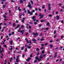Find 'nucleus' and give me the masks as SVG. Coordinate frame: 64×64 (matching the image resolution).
<instances>
[{"label": "nucleus", "instance_id": "7ed1b4c3", "mask_svg": "<svg viewBox=\"0 0 64 64\" xmlns=\"http://www.w3.org/2000/svg\"><path fill=\"white\" fill-rule=\"evenodd\" d=\"M26 42L28 44H29V43H31V44L32 43V42H31V41L30 40L29 42H28V40H27V39L26 38Z\"/></svg>", "mask_w": 64, "mask_h": 64}, {"label": "nucleus", "instance_id": "79ce46f5", "mask_svg": "<svg viewBox=\"0 0 64 64\" xmlns=\"http://www.w3.org/2000/svg\"><path fill=\"white\" fill-rule=\"evenodd\" d=\"M42 26V25L41 24H39V27H41V26Z\"/></svg>", "mask_w": 64, "mask_h": 64}, {"label": "nucleus", "instance_id": "ddd939ff", "mask_svg": "<svg viewBox=\"0 0 64 64\" xmlns=\"http://www.w3.org/2000/svg\"><path fill=\"white\" fill-rule=\"evenodd\" d=\"M10 45H12V43H13V42L12 40H11L10 41Z\"/></svg>", "mask_w": 64, "mask_h": 64}, {"label": "nucleus", "instance_id": "bf43d9fd", "mask_svg": "<svg viewBox=\"0 0 64 64\" xmlns=\"http://www.w3.org/2000/svg\"><path fill=\"white\" fill-rule=\"evenodd\" d=\"M0 53H2V50H0Z\"/></svg>", "mask_w": 64, "mask_h": 64}, {"label": "nucleus", "instance_id": "58836bf2", "mask_svg": "<svg viewBox=\"0 0 64 64\" xmlns=\"http://www.w3.org/2000/svg\"><path fill=\"white\" fill-rule=\"evenodd\" d=\"M44 39H40V41H43L44 40Z\"/></svg>", "mask_w": 64, "mask_h": 64}, {"label": "nucleus", "instance_id": "412c9836", "mask_svg": "<svg viewBox=\"0 0 64 64\" xmlns=\"http://www.w3.org/2000/svg\"><path fill=\"white\" fill-rule=\"evenodd\" d=\"M42 54H43L44 53V50H43L42 51Z\"/></svg>", "mask_w": 64, "mask_h": 64}, {"label": "nucleus", "instance_id": "9b49d317", "mask_svg": "<svg viewBox=\"0 0 64 64\" xmlns=\"http://www.w3.org/2000/svg\"><path fill=\"white\" fill-rule=\"evenodd\" d=\"M4 17V18H7V16H6L5 14H4L3 16Z\"/></svg>", "mask_w": 64, "mask_h": 64}, {"label": "nucleus", "instance_id": "5fc2aeb1", "mask_svg": "<svg viewBox=\"0 0 64 64\" xmlns=\"http://www.w3.org/2000/svg\"><path fill=\"white\" fill-rule=\"evenodd\" d=\"M24 20H22V23H23V22H24Z\"/></svg>", "mask_w": 64, "mask_h": 64}, {"label": "nucleus", "instance_id": "4468645a", "mask_svg": "<svg viewBox=\"0 0 64 64\" xmlns=\"http://www.w3.org/2000/svg\"><path fill=\"white\" fill-rule=\"evenodd\" d=\"M18 9L19 10V11H20L21 10L20 9V7H18Z\"/></svg>", "mask_w": 64, "mask_h": 64}, {"label": "nucleus", "instance_id": "c85d7f7f", "mask_svg": "<svg viewBox=\"0 0 64 64\" xmlns=\"http://www.w3.org/2000/svg\"><path fill=\"white\" fill-rule=\"evenodd\" d=\"M4 25L6 26V25H7V24H6V23H4Z\"/></svg>", "mask_w": 64, "mask_h": 64}, {"label": "nucleus", "instance_id": "393cba45", "mask_svg": "<svg viewBox=\"0 0 64 64\" xmlns=\"http://www.w3.org/2000/svg\"><path fill=\"white\" fill-rule=\"evenodd\" d=\"M27 48H26L25 49V52H27Z\"/></svg>", "mask_w": 64, "mask_h": 64}, {"label": "nucleus", "instance_id": "1a4fd4ad", "mask_svg": "<svg viewBox=\"0 0 64 64\" xmlns=\"http://www.w3.org/2000/svg\"><path fill=\"white\" fill-rule=\"evenodd\" d=\"M57 52H55V54H54V58H55V57H56L57 56Z\"/></svg>", "mask_w": 64, "mask_h": 64}, {"label": "nucleus", "instance_id": "6e6d98bb", "mask_svg": "<svg viewBox=\"0 0 64 64\" xmlns=\"http://www.w3.org/2000/svg\"><path fill=\"white\" fill-rule=\"evenodd\" d=\"M30 2H31L32 4H33V2H32V0L30 1Z\"/></svg>", "mask_w": 64, "mask_h": 64}, {"label": "nucleus", "instance_id": "ea45409f", "mask_svg": "<svg viewBox=\"0 0 64 64\" xmlns=\"http://www.w3.org/2000/svg\"><path fill=\"white\" fill-rule=\"evenodd\" d=\"M26 61H27V62H28V61H29V59H27L26 60Z\"/></svg>", "mask_w": 64, "mask_h": 64}, {"label": "nucleus", "instance_id": "0eeeda50", "mask_svg": "<svg viewBox=\"0 0 64 64\" xmlns=\"http://www.w3.org/2000/svg\"><path fill=\"white\" fill-rule=\"evenodd\" d=\"M33 35H34V36H36L38 35V33L36 32V33H32Z\"/></svg>", "mask_w": 64, "mask_h": 64}, {"label": "nucleus", "instance_id": "6e6552de", "mask_svg": "<svg viewBox=\"0 0 64 64\" xmlns=\"http://www.w3.org/2000/svg\"><path fill=\"white\" fill-rule=\"evenodd\" d=\"M35 18V16H33L32 18V19H34V21H36V19Z\"/></svg>", "mask_w": 64, "mask_h": 64}, {"label": "nucleus", "instance_id": "49530a36", "mask_svg": "<svg viewBox=\"0 0 64 64\" xmlns=\"http://www.w3.org/2000/svg\"><path fill=\"white\" fill-rule=\"evenodd\" d=\"M23 27H24V26L23 25H22L21 26V28H23Z\"/></svg>", "mask_w": 64, "mask_h": 64}, {"label": "nucleus", "instance_id": "13d9d810", "mask_svg": "<svg viewBox=\"0 0 64 64\" xmlns=\"http://www.w3.org/2000/svg\"><path fill=\"white\" fill-rule=\"evenodd\" d=\"M59 39H58L56 40V41H59Z\"/></svg>", "mask_w": 64, "mask_h": 64}, {"label": "nucleus", "instance_id": "c03bdc74", "mask_svg": "<svg viewBox=\"0 0 64 64\" xmlns=\"http://www.w3.org/2000/svg\"><path fill=\"white\" fill-rule=\"evenodd\" d=\"M5 21H7V20H8V19L6 18V19H4Z\"/></svg>", "mask_w": 64, "mask_h": 64}, {"label": "nucleus", "instance_id": "72a5a7b5", "mask_svg": "<svg viewBox=\"0 0 64 64\" xmlns=\"http://www.w3.org/2000/svg\"><path fill=\"white\" fill-rule=\"evenodd\" d=\"M56 37V35H55L54 36V38H55Z\"/></svg>", "mask_w": 64, "mask_h": 64}, {"label": "nucleus", "instance_id": "a211bd4d", "mask_svg": "<svg viewBox=\"0 0 64 64\" xmlns=\"http://www.w3.org/2000/svg\"><path fill=\"white\" fill-rule=\"evenodd\" d=\"M13 26L14 27H15V23H14L13 24Z\"/></svg>", "mask_w": 64, "mask_h": 64}, {"label": "nucleus", "instance_id": "4d7b16f0", "mask_svg": "<svg viewBox=\"0 0 64 64\" xmlns=\"http://www.w3.org/2000/svg\"><path fill=\"white\" fill-rule=\"evenodd\" d=\"M49 29V28L48 27L46 28V30H48Z\"/></svg>", "mask_w": 64, "mask_h": 64}, {"label": "nucleus", "instance_id": "c9c22d12", "mask_svg": "<svg viewBox=\"0 0 64 64\" xmlns=\"http://www.w3.org/2000/svg\"><path fill=\"white\" fill-rule=\"evenodd\" d=\"M36 50H37V51H39V49L38 48H36Z\"/></svg>", "mask_w": 64, "mask_h": 64}, {"label": "nucleus", "instance_id": "f257e3e1", "mask_svg": "<svg viewBox=\"0 0 64 64\" xmlns=\"http://www.w3.org/2000/svg\"><path fill=\"white\" fill-rule=\"evenodd\" d=\"M19 56H18L17 57V58H16V62H17V63H18L19 62V60L18 59V58H19Z\"/></svg>", "mask_w": 64, "mask_h": 64}, {"label": "nucleus", "instance_id": "aec40b11", "mask_svg": "<svg viewBox=\"0 0 64 64\" xmlns=\"http://www.w3.org/2000/svg\"><path fill=\"white\" fill-rule=\"evenodd\" d=\"M48 10H51V7H50V6H49L48 7Z\"/></svg>", "mask_w": 64, "mask_h": 64}, {"label": "nucleus", "instance_id": "e2e57ef3", "mask_svg": "<svg viewBox=\"0 0 64 64\" xmlns=\"http://www.w3.org/2000/svg\"><path fill=\"white\" fill-rule=\"evenodd\" d=\"M58 13V12H56V14H57Z\"/></svg>", "mask_w": 64, "mask_h": 64}, {"label": "nucleus", "instance_id": "8fccbe9b", "mask_svg": "<svg viewBox=\"0 0 64 64\" xmlns=\"http://www.w3.org/2000/svg\"><path fill=\"white\" fill-rule=\"evenodd\" d=\"M47 25L48 26V25H49V23L48 22L47 23Z\"/></svg>", "mask_w": 64, "mask_h": 64}, {"label": "nucleus", "instance_id": "f704fd0d", "mask_svg": "<svg viewBox=\"0 0 64 64\" xmlns=\"http://www.w3.org/2000/svg\"><path fill=\"white\" fill-rule=\"evenodd\" d=\"M12 60V58H10V62H11V60Z\"/></svg>", "mask_w": 64, "mask_h": 64}, {"label": "nucleus", "instance_id": "37998d69", "mask_svg": "<svg viewBox=\"0 0 64 64\" xmlns=\"http://www.w3.org/2000/svg\"><path fill=\"white\" fill-rule=\"evenodd\" d=\"M6 1V0H1V1L3 2V1Z\"/></svg>", "mask_w": 64, "mask_h": 64}, {"label": "nucleus", "instance_id": "3c124183", "mask_svg": "<svg viewBox=\"0 0 64 64\" xmlns=\"http://www.w3.org/2000/svg\"><path fill=\"white\" fill-rule=\"evenodd\" d=\"M29 33H31V32L30 30H29Z\"/></svg>", "mask_w": 64, "mask_h": 64}, {"label": "nucleus", "instance_id": "e433bc0d", "mask_svg": "<svg viewBox=\"0 0 64 64\" xmlns=\"http://www.w3.org/2000/svg\"><path fill=\"white\" fill-rule=\"evenodd\" d=\"M38 10L40 11H41V10L40 8H38Z\"/></svg>", "mask_w": 64, "mask_h": 64}, {"label": "nucleus", "instance_id": "603ef678", "mask_svg": "<svg viewBox=\"0 0 64 64\" xmlns=\"http://www.w3.org/2000/svg\"><path fill=\"white\" fill-rule=\"evenodd\" d=\"M23 49H24V48H23V47H22V50H23Z\"/></svg>", "mask_w": 64, "mask_h": 64}, {"label": "nucleus", "instance_id": "f3484780", "mask_svg": "<svg viewBox=\"0 0 64 64\" xmlns=\"http://www.w3.org/2000/svg\"><path fill=\"white\" fill-rule=\"evenodd\" d=\"M50 46L51 48H52V47H53V45L52 44H50Z\"/></svg>", "mask_w": 64, "mask_h": 64}, {"label": "nucleus", "instance_id": "bb28decb", "mask_svg": "<svg viewBox=\"0 0 64 64\" xmlns=\"http://www.w3.org/2000/svg\"><path fill=\"white\" fill-rule=\"evenodd\" d=\"M37 24V23L36 22H34V24L35 25L36 24Z\"/></svg>", "mask_w": 64, "mask_h": 64}, {"label": "nucleus", "instance_id": "864d4df0", "mask_svg": "<svg viewBox=\"0 0 64 64\" xmlns=\"http://www.w3.org/2000/svg\"><path fill=\"white\" fill-rule=\"evenodd\" d=\"M44 44H42V45H41V46H44Z\"/></svg>", "mask_w": 64, "mask_h": 64}, {"label": "nucleus", "instance_id": "b1692460", "mask_svg": "<svg viewBox=\"0 0 64 64\" xmlns=\"http://www.w3.org/2000/svg\"><path fill=\"white\" fill-rule=\"evenodd\" d=\"M25 47H28V46H27V44H26L25 45Z\"/></svg>", "mask_w": 64, "mask_h": 64}, {"label": "nucleus", "instance_id": "2eb2a0df", "mask_svg": "<svg viewBox=\"0 0 64 64\" xmlns=\"http://www.w3.org/2000/svg\"><path fill=\"white\" fill-rule=\"evenodd\" d=\"M31 46H28V48H29V49H30V48H31Z\"/></svg>", "mask_w": 64, "mask_h": 64}, {"label": "nucleus", "instance_id": "6ab92c4d", "mask_svg": "<svg viewBox=\"0 0 64 64\" xmlns=\"http://www.w3.org/2000/svg\"><path fill=\"white\" fill-rule=\"evenodd\" d=\"M32 41H36V40L35 39H33L32 40Z\"/></svg>", "mask_w": 64, "mask_h": 64}, {"label": "nucleus", "instance_id": "5701e85b", "mask_svg": "<svg viewBox=\"0 0 64 64\" xmlns=\"http://www.w3.org/2000/svg\"><path fill=\"white\" fill-rule=\"evenodd\" d=\"M19 16H22V13L20 14H19Z\"/></svg>", "mask_w": 64, "mask_h": 64}, {"label": "nucleus", "instance_id": "39448f33", "mask_svg": "<svg viewBox=\"0 0 64 64\" xmlns=\"http://www.w3.org/2000/svg\"><path fill=\"white\" fill-rule=\"evenodd\" d=\"M39 16H40V18H43V14L41 15V14H39Z\"/></svg>", "mask_w": 64, "mask_h": 64}, {"label": "nucleus", "instance_id": "7c9ffc66", "mask_svg": "<svg viewBox=\"0 0 64 64\" xmlns=\"http://www.w3.org/2000/svg\"><path fill=\"white\" fill-rule=\"evenodd\" d=\"M11 1L12 2H14L15 1L14 0H11Z\"/></svg>", "mask_w": 64, "mask_h": 64}, {"label": "nucleus", "instance_id": "69168bd1", "mask_svg": "<svg viewBox=\"0 0 64 64\" xmlns=\"http://www.w3.org/2000/svg\"><path fill=\"white\" fill-rule=\"evenodd\" d=\"M52 57V56H49L50 58H51V57Z\"/></svg>", "mask_w": 64, "mask_h": 64}, {"label": "nucleus", "instance_id": "a19ab883", "mask_svg": "<svg viewBox=\"0 0 64 64\" xmlns=\"http://www.w3.org/2000/svg\"><path fill=\"white\" fill-rule=\"evenodd\" d=\"M39 53H40L39 52H38V53H37V54L36 55H37V56H38V55H39Z\"/></svg>", "mask_w": 64, "mask_h": 64}, {"label": "nucleus", "instance_id": "f8f14e48", "mask_svg": "<svg viewBox=\"0 0 64 64\" xmlns=\"http://www.w3.org/2000/svg\"><path fill=\"white\" fill-rule=\"evenodd\" d=\"M57 19H59V16H56Z\"/></svg>", "mask_w": 64, "mask_h": 64}, {"label": "nucleus", "instance_id": "09e8293b", "mask_svg": "<svg viewBox=\"0 0 64 64\" xmlns=\"http://www.w3.org/2000/svg\"><path fill=\"white\" fill-rule=\"evenodd\" d=\"M35 10H33L32 11V12H35Z\"/></svg>", "mask_w": 64, "mask_h": 64}, {"label": "nucleus", "instance_id": "473e14b6", "mask_svg": "<svg viewBox=\"0 0 64 64\" xmlns=\"http://www.w3.org/2000/svg\"><path fill=\"white\" fill-rule=\"evenodd\" d=\"M40 58H41V59H42L43 58V57H42V56H40Z\"/></svg>", "mask_w": 64, "mask_h": 64}, {"label": "nucleus", "instance_id": "338daca9", "mask_svg": "<svg viewBox=\"0 0 64 64\" xmlns=\"http://www.w3.org/2000/svg\"><path fill=\"white\" fill-rule=\"evenodd\" d=\"M48 44L47 43H46L45 44V46H46V45H47Z\"/></svg>", "mask_w": 64, "mask_h": 64}, {"label": "nucleus", "instance_id": "2f4dec72", "mask_svg": "<svg viewBox=\"0 0 64 64\" xmlns=\"http://www.w3.org/2000/svg\"><path fill=\"white\" fill-rule=\"evenodd\" d=\"M40 22H44V20H40Z\"/></svg>", "mask_w": 64, "mask_h": 64}, {"label": "nucleus", "instance_id": "dca6fc26", "mask_svg": "<svg viewBox=\"0 0 64 64\" xmlns=\"http://www.w3.org/2000/svg\"><path fill=\"white\" fill-rule=\"evenodd\" d=\"M20 3H23V1L22 0H21L20 1Z\"/></svg>", "mask_w": 64, "mask_h": 64}, {"label": "nucleus", "instance_id": "de8ad7c7", "mask_svg": "<svg viewBox=\"0 0 64 64\" xmlns=\"http://www.w3.org/2000/svg\"><path fill=\"white\" fill-rule=\"evenodd\" d=\"M17 27H20V25H19V24H18L17 25Z\"/></svg>", "mask_w": 64, "mask_h": 64}, {"label": "nucleus", "instance_id": "a878e982", "mask_svg": "<svg viewBox=\"0 0 64 64\" xmlns=\"http://www.w3.org/2000/svg\"><path fill=\"white\" fill-rule=\"evenodd\" d=\"M62 4L61 3L59 4V6H61Z\"/></svg>", "mask_w": 64, "mask_h": 64}, {"label": "nucleus", "instance_id": "423d86ee", "mask_svg": "<svg viewBox=\"0 0 64 64\" xmlns=\"http://www.w3.org/2000/svg\"><path fill=\"white\" fill-rule=\"evenodd\" d=\"M36 59L37 60H38L39 61H41V59H39V58L38 57V56H36Z\"/></svg>", "mask_w": 64, "mask_h": 64}, {"label": "nucleus", "instance_id": "052dcab7", "mask_svg": "<svg viewBox=\"0 0 64 64\" xmlns=\"http://www.w3.org/2000/svg\"><path fill=\"white\" fill-rule=\"evenodd\" d=\"M14 34V32H12V34Z\"/></svg>", "mask_w": 64, "mask_h": 64}, {"label": "nucleus", "instance_id": "9d476101", "mask_svg": "<svg viewBox=\"0 0 64 64\" xmlns=\"http://www.w3.org/2000/svg\"><path fill=\"white\" fill-rule=\"evenodd\" d=\"M0 49H1V50H2V52L4 51V48H1V47L0 46Z\"/></svg>", "mask_w": 64, "mask_h": 64}, {"label": "nucleus", "instance_id": "680f3d73", "mask_svg": "<svg viewBox=\"0 0 64 64\" xmlns=\"http://www.w3.org/2000/svg\"><path fill=\"white\" fill-rule=\"evenodd\" d=\"M42 35V34H40V36H41Z\"/></svg>", "mask_w": 64, "mask_h": 64}, {"label": "nucleus", "instance_id": "774afa93", "mask_svg": "<svg viewBox=\"0 0 64 64\" xmlns=\"http://www.w3.org/2000/svg\"><path fill=\"white\" fill-rule=\"evenodd\" d=\"M18 32H20V30H18Z\"/></svg>", "mask_w": 64, "mask_h": 64}, {"label": "nucleus", "instance_id": "c756f323", "mask_svg": "<svg viewBox=\"0 0 64 64\" xmlns=\"http://www.w3.org/2000/svg\"><path fill=\"white\" fill-rule=\"evenodd\" d=\"M29 29H31V26H29Z\"/></svg>", "mask_w": 64, "mask_h": 64}, {"label": "nucleus", "instance_id": "4c0bfd02", "mask_svg": "<svg viewBox=\"0 0 64 64\" xmlns=\"http://www.w3.org/2000/svg\"><path fill=\"white\" fill-rule=\"evenodd\" d=\"M42 8L43 9H44V8H45V6H42Z\"/></svg>", "mask_w": 64, "mask_h": 64}, {"label": "nucleus", "instance_id": "f03ea898", "mask_svg": "<svg viewBox=\"0 0 64 64\" xmlns=\"http://www.w3.org/2000/svg\"><path fill=\"white\" fill-rule=\"evenodd\" d=\"M28 14H30L31 15H33V13H32V12H30V10H28Z\"/></svg>", "mask_w": 64, "mask_h": 64}, {"label": "nucleus", "instance_id": "20e7f679", "mask_svg": "<svg viewBox=\"0 0 64 64\" xmlns=\"http://www.w3.org/2000/svg\"><path fill=\"white\" fill-rule=\"evenodd\" d=\"M28 7L30 8H32V6H31V4L30 2L28 3Z\"/></svg>", "mask_w": 64, "mask_h": 64}, {"label": "nucleus", "instance_id": "a18cd8bd", "mask_svg": "<svg viewBox=\"0 0 64 64\" xmlns=\"http://www.w3.org/2000/svg\"><path fill=\"white\" fill-rule=\"evenodd\" d=\"M49 17H52V15H50V14H49Z\"/></svg>", "mask_w": 64, "mask_h": 64}, {"label": "nucleus", "instance_id": "cd10ccee", "mask_svg": "<svg viewBox=\"0 0 64 64\" xmlns=\"http://www.w3.org/2000/svg\"><path fill=\"white\" fill-rule=\"evenodd\" d=\"M46 54H44L43 55V57H45V56H46Z\"/></svg>", "mask_w": 64, "mask_h": 64}, {"label": "nucleus", "instance_id": "4be33fe9", "mask_svg": "<svg viewBox=\"0 0 64 64\" xmlns=\"http://www.w3.org/2000/svg\"><path fill=\"white\" fill-rule=\"evenodd\" d=\"M37 60H34V62L35 63H36V62H37Z\"/></svg>", "mask_w": 64, "mask_h": 64}, {"label": "nucleus", "instance_id": "0e129e2a", "mask_svg": "<svg viewBox=\"0 0 64 64\" xmlns=\"http://www.w3.org/2000/svg\"><path fill=\"white\" fill-rule=\"evenodd\" d=\"M44 48L43 47H42V48H40V49L41 50L42 49H43Z\"/></svg>", "mask_w": 64, "mask_h": 64}]
</instances>
